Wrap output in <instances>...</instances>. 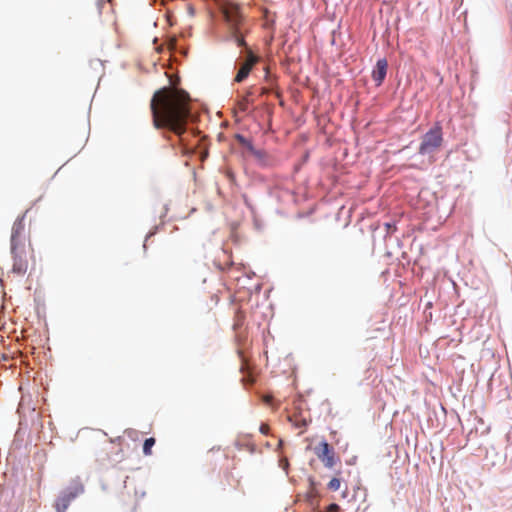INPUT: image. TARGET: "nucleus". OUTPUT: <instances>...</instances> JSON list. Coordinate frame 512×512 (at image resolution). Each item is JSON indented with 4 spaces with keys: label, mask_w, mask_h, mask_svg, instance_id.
I'll list each match as a JSON object with an SVG mask.
<instances>
[{
    "label": "nucleus",
    "mask_w": 512,
    "mask_h": 512,
    "mask_svg": "<svg viewBox=\"0 0 512 512\" xmlns=\"http://www.w3.org/2000/svg\"><path fill=\"white\" fill-rule=\"evenodd\" d=\"M190 101L184 90L172 87L157 90L150 102L154 128L167 129L181 137L191 116Z\"/></svg>",
    "instance_id": "f257e3e1"
},
{
    "label": "nucleus",
    "mask_w": 512,
    "mask_h": 512,
    "mask_svg": "<svg viewBox=\"0 0 512 512\" xmlns=\"http://www.w3.org/2000/svg\"><path fill=\"white\" fill-rule=\"evenodd\" d=\"M222 13L228 26L227 39L234 41L239 47H246L245 34L248 29L243 6L227 0L222 4Z\"/></svg>",
    "instance_id": "f03ea898"
},
{
    "label": "nucleus",
    "mask_w": 512,
    "mask_h": 512,
    "mask_svg": "<svg viewBox=\"0 0 512 512\" xmlns=\"http://www.w3.org/2000/svg\"><path fill=\"white\" fill-rule=\"evenodd\" d=\"M442 141V129L439 125H436L423 136L419 153L425 155L433 152L441 146Z\"/></svg>",
    "instance_id": "7ed1b4c3"
},
{
    "label": "nucleus",
    "mask_w": 512,
    "mask_h": 512,
    "mask_svg": "<svg viewBox=\"0 0 512 512\" xmlns=\"http://www.w3.org/2000/svg\"><path fill=\"white\" fill-rule=\"evenodd\" d=\"M84 491L82 484L76 483L75 485L67 488L55 501V509L57 512H66L70 503Z\"/></svg>",
    "instance_id": "20e7f679"
},
{
    "label": "nucleus",
    "mask_w": 512,
    "mask_h": 512,
    "mask_svg": "<svg viewBox=\"0 0 512 512\" xmlns=\"http://www.w3.org/2000/svg\"><path fill=\"white\" fill-rule=\"evenodd\" d=\"M314 453L323 465L329 469H332L339 460L336 457L333 447L326 441L320 442L319 445L314 448Z\"/></svg>",
    "instance_id": "39448f33"
},
{
    "label": "nucleus",
    "mask_w": 512,
    "mask_h": 512,
    "mask_svg": "<svg viewBox=\"0 0 512 512\" xmlns=\"http://www.w3.org/2000/svg\"><path fill=\"white\" fill-rule=\"evenodd\" d=\"M24 216L19 217L15 220L12 226L11 232V252L15 253L17 250H20L24 246Z\"/></svg>",
    "instance_id": "423d86ee"
},
{
    "label": "nucleus",
    "mask_w": 512,
    "mask_h": 512,
    "mask_svg": "<svg viewBox=\"0 0 512 512\" xmlns=\"http://www.w3.org/2000/svg\"><path fill=\"white\" fill-rule=\"evenodd\" d=\"M246 48V60L241 63L240 68L234 78V81L237 83L243 82L250 74L252 68L259 61V57L256 56L251 49L247 46Z\"/></svg>",
    "instance_id": "0eeeda50"
},
{
    "label": "nucleus",
    "mask_w": 512,
    "mask_h": 512,
    "mask_svg": "<svg viewBox=\"0 0 512 512\" xmlns=\"http://www.w3.org/2000/svg\"><path fill=\"white\" fill-rule=\"evenodd\" d=\"M388 62L385 58L379 59L372 71V79L377 86H380L387 74Z\"/></svg>",
    "instance_id": "6e6552de"
},
{
    "label": "nucleus",
    "mask_w": 512,
    "mask_h": 512,
    "mask_svg": "<svg viewBox=\"0 0 512 512\" xmlns=\"http://www.w3.org/2000/svg\"><path fill=\"white\" fill-rule=\"evenodd\" d=\"M13 254V266L12 271L18 275H24L28 269V262L25 258H23L19 254V250H17Z\"/></svg>",
    "instance_id": "1a4fd4ad"
},
{
    "label": "nucleus",
    "mask_w": 512,
    "mask_h": 512,
    "mask_svg": "<svg viewBox=\"0 0 512 512\" xmlns=\"http://www.w3.org/2000/svg\"><path fill=\"white\" fill-rule=\"evenodd\" d=\"M251 153L253 156L262 164L267 165L268 164V155L264 150H257L253 147L250 148Z\"/></svg>",
    "instance_id": "9d476101"
},
{
    "label": "nucleus",
    "mask_w": 512,
    "mask_h": 512,
    "mask_svg": "<svg viewBox=\"0 0 512 512\" xmlns=\"http://www.w3.org/2000/svg\"><path fill=\"white\" fill-rule=\"evenodd\" d=\"M250 95L251 92H248L245 96L242 97L237 103L238 109L242 112H246L249 108V105L251 103L250 101Z\"/></svg>",
    "instance_id": "9b49d317"
},
{
    "label": "nucleus",
    "mask_w": 512,
    "mask_h": 512,
    "mask_svg": "<svg viewBox=\"0 0 512 512\" xmlns=\"http://www.w3.org/2000/svg\"><path fill=\"white\" fill-rule=\"evenodd\" d=\"M340 472L336 473V476L333 477L329 483L327 484V488L330 491H338L341 487V479L339 478Z\"/></svg>",
    "instance_id": "f8f14e48"
},
{
    "label": "nucleus",
    "mask_w": 512,
    "mask_h": 512,
    "mask_svg": "<svg viewBox=\"0 0 512 512\" xmlns=\"http://www.w3.org/2000/svg\"><path fill=\"white\" fill-rule=\"evenodd\" d=\"M155 442H156V440L153 437H150L144 441V444H143L144 455L149 456L152 454V447L155 445Z\"/></svg>",
    "instance_id": "ddd939ff"
},
{
    "label": "nucleus",
    "mask_w": 512,
    "mask_h": 512,
    "mask_svg": "<svg viewBox=\"0 0 512 512\" xmlns=\"http://www.w3.org/2000/svg\"><path fill=\"white\" fill-rule=\"evenodd\" d=\"M288 419L298 428L307 426V421L305 419H297L295 416H289Z\"/></svg>",
    "instance_id": "4468645a"
},
{
    "label": "nucleus",
    "mask_w": 512,
    "mask_h": 512,
    "mask_svg": "<svg viewBox=\"0 0 512 512\" xmlns=\"http://www.w3.org/2000/svg\"><path fill=\"white\" fill-rule=\"evenodd\" d=\"M341 508L338 504L332 503L330 504L325 512H340Z\"/></svg>",
    "instance_id": "2eb2a0df"
},
{
    "label": "nucleus",
    "mask_w": 512,
    "mask_h": 512,
    "mask_svg": "<svg viewBox=\"0 0 512 512\" xmlns=\"http://www.w3.org/2000/svg\"><path fill=\"white\" fill-rule=\"evenodd\" d=\"M269 430H270V428L267 424H262L260 426V432L264 435H267L269 433Z\"/></svg>",
    "instance_id": "dca6fc26"
},
{
    "label": "nucleus",
    "mask_w": 512,
    "mask_h": 512,
    "mask_svg": "<svg viewBox=\"0 0 512 512\" xmlns=\"http://www.w3.org/2000/svg\"><path fill=\"white\" fill-rule=\"evenodd\" d=\"M263 401H264L267 405H272V402H273V396H272V395H265V396H263Z\"/></svg>",
    "instance_id": "f3484780"
},
{
    "label": "nucleus",
    "mask_w": 512,
    "mask_h": 512,
    "mask_svg": "<svg viewBox=\"0 0 512 512\" xmlns=\"http://www.w3.org/2000/svg\"><path fill=\"white\" fill-rule=\"evenodd\" d=\"M385 226L387 229V233H392L393 231L396 230V227L394 224L386 223Z\"/></svg>",
    "instance_id": "a211bd4d"
}]
</instances>
